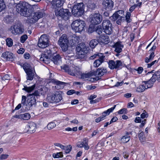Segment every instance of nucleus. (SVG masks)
I'll return each mask as SVG.
<instances>
[{
    "label": "nucleus",
    "mask_w": 160,
    "mask_h": 160,
    "mask_svg": "<svg viewBox=\"0 0 160 160\" xmlns=\"http://www.w3.org/2000/svg\"><path fill=\"white\" fill-rule=\"evenodd\" d=\"M116 69L119 70L122 68L123 67H126L125 64L124 63L122 62L120 60H117L116 61Z\"/></svg>",
    "instance_id": "nucleus-31"
},
{
    "label": "nucleus",
    "mask_w": 160,
    "mask_h": 160,
    "mask_svg": "<svg viewBox=\"0 0 160 160\" xmlns=\"http://www.w3.org/2000/svg\"><path fill=\"white\" fill-rule=\"evenodd\" d=\"M158 62L157 60H155L153 62H152L150 63H148L147 64V67L148 68H150L155 63L157 62Z\"/></svg>",
    "instance_id": "nucleus-59"
},
{
    "label": "nucleus",
    "mask_w": 160,
    "mask_h": 160,
    "mask_svg": "<svg viewBox=\"0 0 160 160\" xmlns=\"http://www.w3.org/2000/svg\"><path fill=\"white\" fill-rule=\"evenodd\" d=\"M13 54L9 52H6L3 53L2 57L4 59L7 61H12L13 60Z\"/></svg>",
    "instance_id": "nucleus-20"
},
{
    "label": "nucleus",
    "mask_w": 160,
    "mask_h": 160,
    "mask_svg": "<svg viewBox=\"0 0 160 160\" xmlns=\"http://www.w3.org/2000/svg\"><path fill=\"white\" fill-rule=\"evenodd\" d=\"M69 42L71 46H74L78 43L80 40V38L78 36H76L75 34L71 35L69 37Z\"/></svg>",
    "instance_id": "nucleus-17"
},
{
    "label": "nucleus",
    "mask_w": 160,
    "mask_h": 160,
    "mask_svg": "<svg viewBox=\"0 0 160 160\" xmlns=\"http://www.w3.org/2000/svg\"><path fill=\"white\" fill-rule=\"evenodd\" d=\"M25 51L24 49L23 48H20L17 51V52L19 54H23Z\"/></svg>",
    "instance_id": "nucleus-62"
},
{
    "label": "nucleus",
    "mask_w": 160,
    "mask_h": 160,
    "mask_svg": "<svg viewBox=\"0 0 160 160\" xmlns=\"http://www.w3.org/2000/svg\"><path fill=\"white\" fill-rule=\"evenodd\" d=\"M28 38V36L26 34L22 35L20 38V42L22 43H24Z\"/></svg>",
    "instance_id": "nucleus-51"
},
{
    "label": "nucleus",
    "mask_w": 160,
    "mask_h": 160,
    "mask_svg": "<svg viewBox=\"0 0 160 160\" xmlns=\"http://www.w3.org/2000/svg\"><path fill=\"white\" fill-rule=\"evenodd\" d=\"M155 81V78L152 76L150 80L147 81H143V83H144V84L146 85L147 88H152Z\"/></svg>",
    "instance_id": "nucleus-22"
},
{
    "label": "nucleus",
    "mask_w": 160,
    "mask_h": 160,
    "mask_svg": "<svg viewBox=\"0 0 160 160\" xmlns=\"http://www.w3.org/2000/svg\"><path fill=\"white\" fill-rule=\"evenodd\" d=\"M7 45L9 47H11L13 45V40L10 38H8L6 39Z\"/></svg>",
    "instance_id": "nucleus-45"
},
{
    "label": "nucleus",
    "mask_w": 160,
    "mask_h": 160,
    "mask_svg": "<svg viewBox=\"0 0 160 160\" xmlns=\"http://www.w3.org/2000/svg\"><path fill=\"white\" fill-rule=\"evenodd\" d=\"M99 41L97 39H93L91 40L89 43L90 47L92 48H94L98 45Z\"/></svg>",
    "instance_id": "nucleus-32"
},
{
    "label": "nucleus",
    "mask_w": 160,
    "mask_h": 160,
    "mask_svg": "<svg viewBox=\"0 0 160 160\" xmlns=\"http://www.w3.org/2000/svg\"><path fill=\"white\" fill-rule=\"evenodd\" d=\"M62 92L61 91H56L53 93L54 99L55 103H58L62 99Z\"/></svg>",
    "instance_id": "nucleus-19"
},
{
    "label": "nucleus",
    "mask_w": 160,
    "mask_h": 160,
    "mask_svg": "<svg viewBox=\"0 0 160 160\" xmlns=\"http://www.w3.org/2000/svg\"><path fill=\"white\" fill-rule=\"evenodd\" d=\"M52 156L55 158H62L63 157L62 153V152H58L56 154L53 153Z\"/></svg>",
    "instance_id": "nucleus-49"
},
{
    "label": "nucleus",
    "mask_w": 160,
    "mask_h": 160,
    "mask_svg": "<svg viewBox=\"0 0 160 160\" xmlns=\"http://www.w3.org/2000/svg\"><path fill=\"white\" fill-rule=\"evenodd\" d=\"M55 15L62 18L64 20H68L69 17L71 15V13L68 9H61L59 10H55Z\"/></svg>",
    "instance_id": "nucleus-8"
},
{
    "label": "nucleus",
    "mask_w": 160,
    "mask_h": 160,
    "mask_svg": "<svg viewBox=\"0 0 160 160\" xmlns=\"http://www.w3.org/2000/svg\"><path fill=\"white\" fill-rule=\"evenodd\" d=\"M16 8V11L21 16L25 17L31 16L29 19V22L31 23L36 22L39 19L43 17L44 14V12L41 10L32 13L31 5L27 2L19 3L17 4Z\"/></svg>",
    "instance_id": "nucleus-1"
},
{
    "label": "nucleus",
    "mask_w": 160,
    "mask_h": 160,
    "mask_svg": "<svg viewBox=\"0 0 160 160\" xmlns=\"http://www.w3.org/2000/svg\"><path fill=\"white\" fill-rule=\"evenodd\" d=\"M22 67L25 72L32 70L30 68V64L28 63H25L23 65Z\"/></svg>",
    "instance_id": "nucleus-39"
},
{
    "label": "nucleus",
    "mask_w": 160,
    "mask_h": 160,
    "mask_svg": "<svg viewBox=\"0 0 160 160\" xmlns=\"http://www.w3.org/2000/svg\"><path fill=\"white\" fill-rule=\"evenodd\" d=\"M76 50L78 52V57L81 58H84L85 55L88 52L87 48L83 43L79 44Z\"/></svg>",
    "instance_id": "nucleus-9"
},
{
    "label": "nucleus",
    "mask_w": 160,
    "mask_h": 160,
    "mask_svg": "<svg viewBox=\"0 0 160 160\" xmlns=\"http://www.w3.org/2000/svg\"><path fill=\"white\" fill-rule=\"evenodd\" d=\"M85 25V23L83 21L77 20L73 22L71 27L76 32H80L84 29Z\"/></svg>",
    "instance_id": "nucleus-5"
},
{
    "label": "nucleus",
    "mask_w": 160,
    "mask_h": 160,
    "mask_svg": "<svg viewBox=\"0 0 160 160\" xmlns=\"http://www.w3.org/2000/svg\"><path fill=\"white\" fill-rule=\"evenodd\" d=\"M84 143L83 142H78L77 144V146L78 148H82L83 147Z\"/></svg>",
    "instance_id": "nucleus-56"
},
{
    "label": "nucleus",
    "mask_w": 160,
    "mask_h": 160,
    "mask_svg": "<svg viewBox=\"0 0 160 160\" xmlns=\"http://www.w3.org/2000/svg\"><path fill=\"white\" fill-rule=\"evenodd\" d=\"M122 155L123 157L125 158L126 159L128 158V157H129V154L128 152H123L122 153Z\"/></svg>",
    "instance_id": "nucleus-64"
},
{
    "label": "nucleus",
    "mask_w": 160,
    "mask_h": 160,
    "mask_svg": "<svg viewBox=\"0 0 160 160\" xmlns=\"http://www.w3.org/2000/svg\"><path fill=\"white\" fill-rule=\"evenodd\" d=\"M13 29L14 31H12V32L15 35L22 34L24 31L23 26L20 23L14 25Z\"/></svg>",
    "instance_id": "nucleus-13"
},
{
    "label": "nucleus",
    "mask_w": 160,
    "mask_h": 160,
    "mask_svg": "<svg viewBox=\"0 0 160 160\" xmlns=\"http://www.w3.org/2000/svg\"><path fill=\"white\" fill-rule=\"evenodd\" d=\"M93 25L94 24H90L89 26L88 29V31L90 33H91L95 31V28Z\"/></svg>",
    "instance_id": "nucleus-48"
},
{
    "label": "nucleus",
    "mask_w": 160,
    "mask_h": 160,
    "mask_svg": "<svg viewBox=\"0 0 160 160\" xmlns=\"http://www.w3.org/2000/svg\"><path fill=\"white\" fill-rule=\"evenodd\" d=\"M21 119L24 120H28L30 118V115L28 113H25L21 114Z\"/></svg>",
    "instance_id": "nucleus-41"
},
{
    "label": "nucleus",
    "mask_w": 160,
    "mask_h": 160,
    "mask_svg": "<svg viewBox=\"0 0 160 160\" xmlns=\"http://www.w3.org/2000/svg\"><path fill=\"white\" fill-rule=\"evenodd\" d=\"M56 126V124L53 122L49 123L47 125V128L49 129H52Z\"/></svg>",
    "instance_id": "nucleus-44"
},
{
    "label": "nucleus",
    "mask_w": 160,
    "mask_h": 160,
    "mask_svg": "<svg viewBox=\"0 0 160 160\" xmlns=\"http://www.w3.org/2000/svg\"><path fill=\"white\" fill-rule=\"evenodd\" d=\"M52 57H51L50 59L55 64H58L61 61V57L60 56L57 54L56 55L52 56Z\"/></svg>",
    "instance_id": "nucleus-27"
},
{
    "label": "nucleus",
    "mask_w": 160,
    "mask_h": 160,
    "mask_svg": "<svg viewBox=\"0 0 160 160\" xmlns=\"http://www.w3.org/2000/svg\"><path fill=\"white\" fill-rule=\"evenodd\" d=\"M84 5L83 2L77 3L73 7L72 10V14L75 17H79L84 12Z\"/></svg>",
    "instance_id": "nucleus-3"
},
{
    "label": "nucleus",
    "mask_w": 160,
    "mask_h": 160,
    "mask_svg": "<svg viewBox=\"0 0 160 160\" xmlns=\"http://www.w3.org/2000/svg\"><path fill=\"white\" fill-rule=\"evenodd\" d=\"M93 71L87 73H83L81 75V78L83 79L89 78L90 77L94 75Z\"/></svg>",
    "instance_id": "nucleus-36"
},
{
    "label": "nucleus",
    "mask_w": 160,
    "mask_h": 160,
    "mask_svg": "<svg viewBox=\"0 0 160 160\" xmlns=\"http://www.w3.org/2000/svg\"><path fill=\"white\" fill-rule=\"evenodd\" d=\"M107 70L104 68L102 67L98 68L96 70L93 71V74L94 76H98L101 77L107 73Z\"/></svg>",
    "instance_id": "nucleus-16"
},
{
    "label": "nucleus",
    "mask_w": 160,
    "mask_h": 160,
    "mask_svg": "<svg viewBox=\"0 0 160 160\" xmlns=\"http://www.w3.org/2000/svg\"><path fill=\"white\" fill-rule=\"evenodd\" d=\"M62 69L65 71V72L68 73L69 74L72 76H74L75 74L73 71H71V69L68 66L66 65L61 67Z\"/></svg>",
    "instance_id": "nucleus-29"
},
{
    "label": "nucleus",
    "mask_w": 160,
    "mask_h": 160,
    "mask_svg": "<svg viewBox=\"0 0 160 160\" xmlns=\"http://www.w3.org/2000/svg\"><path fill=\"white\" fill-rule=\"evenodd\" d=\"M102 25L104 32L107 34L110 35L112 33V24L109 20H104L103 21Z\"/></svg>",
    "instance_id": "nucleus-10"
},
{
    "label": "nucleus",
    "mask_w": 160,
    "mask_h": 160,
    "mask_svg": "<svg viewBox=\"0 0 160 160\" xmlns=\"http://www.w3.org/2000/svg\"><path fill=\"white\" fill-rule=\"evenodd\" d=\"M32 95L35 97V96H40V93L38 91H35Z\"/></svg>",
    "instance_id": "nucleus-63"
},
{
    "label": "nucleus",
    "mask_w": 160,
    "mask_h": 160,
    "mask_svg": "<svg viewBox=\"0 0 160 160\" xmlns=\"http://www.w3.org/2000/svg\"><path fill=\"white\" fill-rule=\"evenodd\" d=\"M105 58V56L103 55V57L98 58V59L96 60L93 63V66L94 67H98L102 62H103Z\"/></svg>",
    "instance_id": "nucleus-25"
},
{
    "label": "nucleus",
    "mask_w": 160,
    "mask_h": 160,
    "mask_svg": "<svg viewBox=\"0 0 160 160\" xmlns=\"http://www.w3.org/2000/svg\"><path fill=\"white\" fill-rule=\"evenodd\" d=\"M102 16L98 12L95 13L92 15L91 22L94 25L98 24L102 21Z\"/></svg>",
    "instance_id": "nucleus-12"
},
{
    "label": "nucleus",
    "mask_w": 160,
    "mask_h": 160,
    "mask_svg": "<svg viewBox=\"0 0 160 160\" xmlns=\"http://www.w3.org/2000/svg\"><path fill=\"white\" fill-rule=\"evenodd\" d=\"M65 130L67 131H76L77 130V127H75L73 128H70L68 127L65 129Z\"/></svg>",
    "instance_id": "nucleus-54"
},
{
    "label": "nucleus",
    "mask_w": 160,
    "mask_h": 160,
    "mask_svg": "<svg viewBox=\"0 0 160 160\" xmlns=\"http://www.w3.org/2000/svg\"><path fill=\"white\" fill-rule=\"evenodd\" d=\"M8 155L6 154H2L1 155L0 159L1 160L5 159L8 158Z\"/></svg>",
    "instance_id": "nucleus-57"
},
{
    "label": "nucleus",
    "mask_w": 160,
    "mask_h": 160,
    "mask_svg": "<svg viewBox=\"0 0 160 160\" xmlns=\"http://www.w3.org/2000/svg\"><path fill=\"white\" fill-rule=\"evenodd\" d=\"M127 109L126 108H123L122 109L118 111V113L119 114H126L127 113Z\"/></svg>",
    "instance_id": "nucleus-52"
},
{
    "label": "nucleus",
    "mask_w": 160,
    "mask_h": 160,
    "mask_svg": "<svg viewBox=\"0 0 160 160\" xmlns=\"http://www.w3.org/2000/svg\"><path fill=\"white\" fill-rule=\"evenodd\" d=\"M96 88L95 86H92L91 85H88L86 87L87 89L88 90H93L95 89Z\"/></svg>",
    "instance_id": "nucleus-61"
},
{
    "label": "nucleus",
    "mask_w": 160,
    "mask_h": 160,
    "mask_svg": "<svg viewBox=\"0 0 160 160\" xmlns=\"http://www.w3.org/2000/svg\"><path fill=\"white\" fill-rule=\"evenodd\" d=\"M36 87L35 84L33 85L31 87H28L26 86H24V88H23V90H25L28 93L31 92Z\"/></svg>",
    "instance_id": "nucleus-35"
},
{
    "label": "nucleus",
    "mask_w": 160,
    "mask_h": 160,
    "mask_svg": "<svg viewBox=\"0 0 160 160\" xmlns=\"http://www.w3.org/2000/svg\"><path fill=\"white\" fill-rule=\"evenodd\" d=\"M141 121L142 119L139 117H136L134 120V122L136 123L141 122Z\"/></svg>",
    "instance_id": "nucleus-60"
},
{
    "label": "nucleus",
    "mask_w": 160,
    "mask_h": 160,
    "mask_svg": "<svg viewBox=\"0 0 160 160\" xmlns=\"http://www.w3.org/2000/svg\"><path fill=\"white\" fill-rule=\"evenodd\" d=\"M116 106V105H114L113 107H112L110 108H109L106 111V112H107V113L108 114V115L110 112H112L113 110L115 108Z\"/></svg>",
    "instance_id": "nucleus-53"
},
{
    "label": "nucleus",
    "mask_w": 160,
    "mask_h": 160,
    "mask_svg": "<svg viewBox=\"0 0 160 160\" xmlns=\"http://www.w3.org/2000/svg\"><path fill=\"white\" fill-rule=\"evenodd\" d=\"M10 79V77L8 74H6L2 78V80H8Z\"/></svg>",
    "instance_id": "nucleus-58"
},
{
    "label": "nucleus",
    "mask_w": 160,
    "mask_h": 160,
    "mask_svg": "<svg viewBox=\"0 0 160 160\" xmlns=\"http://www.w3.org/2000/svg\"><path fill=\"white\" fill-rule=\"evenodd\" d=\"M138 137L140 140L142 142H143L145 140L144 133L143 132H141L139 134Z\"/></svg>",
    "instance_id": "nucleus-47"
},
{
    "label": "nucleus",
    "mask_w": 160,
    "mask_h": 160,
    "mask_svg": "<svg viewBox=\"0 0 160 160\" xmlns=\"http://www.w3.org/2000/svg\"><path fill=\"white\" fill-rule=\"evenodd\" d=\"M64 52V55L65 57V59H69L71 57L73 56L74 53L72 50L68 49V48L66 51L62 50Z\"/></svg>",
    "instance_id": "nucleus-26"
},
{
    "label": "nucleus",
    "mask_w": 160,
    "mask_h": 160,
    "mask_svg": "<svg viewBox=\"0 0 160 160\" xmlns=\"http://www.w3.org/2000/svg\"><path fill=\"white\" fill-rule=\"evenodd\" d=\"M121 42H117L113 46V48H115V51L118 53H119L122 52V48H123V46Z\"/></svg>",
    "instance_id": "nucleus-23"
},
{
    "label": "nucleus",
    "mask_w": 160,
    "mask_h": 160,
    "mask_svg": "<svg viewBox=\"0 0 160 160\" xmlns=\"http://www.w3.org/2000/svg\"><path fill=\"white\" fill-rule=\"evenodd\" d=\"M72 149V146L71 145H69L67 146H66L64 150L66 153H69Z\"/></svg>",
    "instance_id": "nucleus-50"
},
{
    "label": "nucleus",
    "mask_w": 160,
    "mask_h": 160,
    "mask_svg": "<svg viewBox=\"0 0 160 160\" xmlns=\"http://www.w3.org/2000/svg\"><path fill=\"white\" fill-rule=\"evenodd\" d=\"M97 57H98V58L99 57L103 58V54L101 53H96L94 54L93 55L89 57V58L90 60H92L97 58Z\"/></svg>",
    "instance_id": "nucleus-40"
},
{
    "label": "nucleus",
    "mask_w": 160,
    "mask_h": 160,
    "mask_svg": "<svg viewBox=\"0 0 160 160\" xmlns=\"http://www.w3.org/2000/svg\"><path fill=\"white\" fill-rule=\"evenodd\" d=\"M51 82L56 85L55 88L57 89H60L63 88L66 83L59 81L56 79H53L51 80Z\"/></svg>",
    "instance_id": "nucleus-18"
},
{
    "label": "nucleus",
    "mask_w": 160,
    "mask_h": 160,
    "mask_svg": "<svg viewBox=\"0 0 160 160\" xmlns=\"http://www.w3.org/2000/svg\"><path fill=\"white\" fill-rule=\"evenodd\" d=\"M130 139V137L128 135H125L121 139V140L123 143H127Z\"/></svg>",
    "instance_id": "nucleus-43"
},
{
    "label": "nucleus",
    "mask_w": 160,
    "mask_h": 160,
    "mask_svg": "<svg viewBox=\"0 0 160 160\" xmlns=\"http://www.w3.org/2000/svg\"><path fill=\"white\" fill-rule=\"evenodd\" d=\"M124 11L118 10L116 11L110 17V19L113 21L117 20L116 23L120 25L122 22H123L125 18L123 16Z\"/></svg>",
    "instance_id": "nucleus-4"
},
{
    "label": "nucleus",
    "mask_w": 160,
    "mask_h": 160,
    "mask_svg": "<svg viewBox=\"0 0 160 160\" xmlns=\"http://www.w3.org/2000/svg\"><path fill=\"white\" fill-rule=\"evenodd\" d=\"M52 54L51 50H47L45 51L44 53L42 54L40 60L43 63L48 64L49 63Z\"/></svg>",
    "instance_id": "nucleus-11"
},
{
    "label": "nucleus",
    "mask_w": 160,
    "mask_h": 160,
    "mask_svg": "<svg viewBox=\"0 0 160 160\" xmlns=\"http://www.w3.org/2000/svg\"><path fill=\"white\" fill-rule=\"evenodd\" d=\"M49 42L48 36L46 34H43L39 38L38 45L41 48H45L49 46Z\"/></svg>",
    "instance_id": "nucleus-7"
},
{
    "label": "nucleus",
    "mask_w": 160,
    "mask_h": 160,
    "mask_svg": "<svg viewBox=\"0 0 160 160\" xmlns=\"http://www.w3.org/2000/svg\"><path fill=\"white\" fill-rule=\"evenodd\" d=\"M22 104L26 106L27 109H30L31 108L33 105H35L36 104L35 97L32 94H30L26 100V97L22 96Z\"/></svg>",
    "instance_id": "nucleus-2"
},
{
    "label": "nucleus",
    "mask_w": 160,
    "mask_h": 160,
    "mask_svg": "<svg viewBox=\"0 0 160 160\" xmlns=\"http://www.w3.org/2000/svg\"><path fill=\"white\" fill-rule=\"evenodd\" d=\"M100 42L103 44H106L109 42V37L106 35H101L100 37Z\"/></svg>",
    "instance_id": "nucleus-24"
},
{
    "label": "nucleus",
    "mask_w": 160,
    "mask_h": 160,
    "mask_svg": "<svg viewBox=\"0 0 160 160\" xmlns=\"http://www.w3.org/2000/svg\"><path fill=\"white\" fill-rule=\"evenodd\" d=\"M152 76L155 78V81L157 80L158 82H160V71L155 72L153 74Z\"/></svg>",
    "instance_id": "nucleus-37"
},
{
    "label": "nucleus",
    "mask_w": 160,
    "mask_h": 160,
    "mask_svg": "<svg viewBox=\"0 0 160 160\" xmlns=\"http://www.w3.org/2000/svg\"><path fill=\"white\" fill-rule=\"evenodd\" d=\"M52 8L56 9L62 6L63 4V2L61 0H52Z\"/></svg>",
    "instance_id": "nucleus-21"
},
{
    "label": "nucleus",
    "mask_w": 160,
    "mask_h": 160,
    "mask_svg": "<svg viewBox=\"0 0 160 160\" xmlns=\"http://www.w3.org/2000/svg\"><path fill=\"white\" fill-rule=\"evenodd\" d=\"M6 8V5L4 0H0V12L2 11Z\"/></svg>",
    "instance_id": "nucleus-42"
},
{
    "label": "nucleus",
    "mask_w": 160,
    "mask_h": 160,
    "mask_svg": "<svg viewBox=\"0 0 160 160\" xmlns=\"http://www.w3.org/2000/svg\"><path fill=\"white\" fill-rule=\"evenodd\" d=\"M147 89L146 85L144 84V83H143L142 81V84L140 85L137 88L136 91L138 92H142Z\"/></svg>",
    "instance_id": "nucleus-33"
},
{
    "label": "nucleus",
    "mask_w": 160,
    "mask_h": 160,
    "mask_svg": "<svg viewBox=\"0 0 160 160\" xmlns=\"http://www.w3.org/2000/svg\"><path fill=\"white\" fill-rule=\"evenodd\" d=\"M36 129V123L33 122H31L26 126L25 132L28 133H33L34 132Z\"/></svg>",
    "instance_id": "nucleus-14"
},
{
    "label": "nucleus",
    "mask_w": 160,
    "mask_h": 160,
    "mask_svg": "<svg viewBox=\"0 0 160 160\" xmlns=\"http://www.w3.org/2000/svg\"><path fill=\"white\" fill-rule=\"evenodd\" d=\"M148 116V113L146 112L145 111H144V112L141 115V118L142 119L145 118H147Z\"/></svg>",
    "instance_id": "nucleus-55"
},
{
    "label": "nucleus",
    "mask_w": 160,
    "mask_h": 160,
    "mask_svg": "<svg viewBox=\"0 0 160 160\" xmlns=\"http://www.w3.org/2000/svg\"><path fill=\"white\" fill-rule=\"evenodd\" d=\"M54 99L53 93L48 94L47 96L46 101L50 103H55Z\"/></svg>",
    "instance_id": "nucleus-34"
},
{
    "label": "nucleus",
    "mask_w": 160,
    "mask_h": 160,
    "mask_svg": "<svg viewBox=\"0 0 160 160\" xmlns=\"http://www.w3.org/2000/svg\"><path fill=\"white\" fill-rule=\"evenodd\" d=\"M58 42L62 50H67L68 46L69 40L66 34H62Z\"/></svg>",
    "instance_id": "nucleus-6"
},
{
    "label": "nucleus",
    "mask_w": 160,
    "mask_h": 160,
    "mask_svg": "<svg viewBox=\"0 0 160 160\" xmlns=\"http://www.w3.org/2000/svg\"><path fill=\"white\" fill-rule=\"evenodd\" d=\"M109 67L112 69H116V62L111 60H110L108 62Z\"/></svg>",
    "instance_id": "nucleus-38"
},
{
    "label": "nucleus",
    "mask_w": 160,
    "mask_h": 160,
    "mask_svg": "<svg viewBox=\"0 0 160 160\" xmlns=\"http://www.w3.org/2000/svg\"><path fill=\"white\" fill-rule=\"evenodd\" d=\"M102 5L106 10H111L113 7V2L112 0H104Z\"/></svg>",
    "instance_id": "nucleus-15"
},
{
    "label": "nucleus",
    "mask_w": 160,
    "mask_h": 160,
    "mask_svg": "<svg viewBox=\"0 0 160 160\" xmlns=\"http://www.w3.org/2000/svg\"><path fill=\"white\" fill-rule=\"evenodd\" d=\"M95 31L99 35H100L102 33V28L101 26H97L95 28Z\"/></svg>",
    "instance_id": "nucleus-46"
},
{
    "label": "nucleus",
    "mask_w": 160,
    "mask_h": 160,
    "mask_svg": "<svg viewBox=\"0 0 160 160\" xmlns=\"http://www.w3.org/2000/svg\"><path fill=\"white\" fill-rule=\"evenodd\" d=\"M26 73L27 74V80H32L33 79L35 72H33L32 70H31L27 71Z\"/></svg>",
    "instance_id": "nucleus-30"
},
{
    "label": "nucleus",
    "mask_w": 160,
    "mask_h": 160,
    "mask_svg": "<svg viewBox=\"0 0 160 160\" xmlns=\"http://www.w3.org/2000/svg\"><path fill=\"white\" fill-rule=\"evenodd\" d=\"M87 7L88 10L90 11H92L97 8V6L95 4L91 1H89L87 3Z\"/></svg>",
    "instance_id": "nucleus-28"
}]
</instances>
